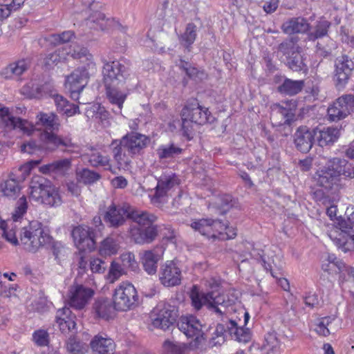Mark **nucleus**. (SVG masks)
<instances>
[{"mask_svg":"<svg viewBox=\"0 0 354 354\" xmlns=\"http://www.w3.org/2000/svg\"><path fill=\"white\" fill-rule=\"evenodd\" d=\"M35 125L26 120L14 117L8 108L0 109V120L8 129H19L28 135L35 131H41L39 138L44 142V147L49 151H55L59 146L73 147L72 140L68 137L63 138L55 133L60 127L59 117L54 113L39 112L36 117Z\"/></svg>","mask_w":354,"mask_h":354,"instance_id":"1","label":"nucleus"},{"mask_svg":"<svg viewBox=\"0 0 354 354\" xmlns=\"http://www.w3.org/2000/svg\"><path fill=\"white\" fill-rule=\"evenodd\" d=\"M68 54L74 59H80L82 64L66 77L65 82L71 98L78 100L80 93L87 85L90 77L95 74L97 66L93 55L84 47L75 45L70 50Z\"/></svg>","mask_w":354,"mask_h":354,"instance_id":"2","label":"nucleus"},{"mask_svg":"<svg viewBox=\"0 0 354 354\" xmlns=\"http://www.w3.org/2000/svg\"><path fill=\"white\" fill-rule=\"evenodd\" d=\"M102 74L106 96L112 104L117 106L118 109L113 110L114 112L120 113L127 95L119 88L124 85L129 75V68L119 61L106 62Z\"/></svg>","mask_w":354,"mask_h":354,"instance_id":"3","label":"nucleus"},{"mask_svg":"<svg viewBox=\"0 0 354 354\" xmlns=\"http://www.w3.org/2000/svg\"><path fill=\"white\" fill-rule=\"evenodd\" d=\"M150 143V138L138 132H131L124 136L120 140H113L112 145L113 156L119 169L128 167L131 162L129 156L133 158L143 153L145 149Z\"/></svg>","mask_w":354,"mask_h":354,"instance_id":"4","label":"nucleus"},{"mask_svg":"<svg viewBox=\"0 0 354 354\" xmlns=\"http://www.w3.org/2000/svg\"><path fill=\"white\" fill-rule=\"evenodd\" d=\"M218 283H216L212 288L215 290L205 294L192 290L190 297L194 308L198 310L203 306H206L209 310H213L218 316L227 317L236 311L234 302L230 300L225 301V297L218 291Z\"/></svg>","mask_w":354,"mask_h":354,"instance_id":"5","label":"nucleus"},{"mask_svg":"<svg viewBox=\"0 0 354 354\" xmlns=\"http://www.w3.org/2000/svg\"><path fill=\"white\" fill-rule=\"evenodd\" d=\"M29 190V198L41 204L57 207L62 203L58 188L42 176H36L32 178Z\"/></svg>","mask_w":354,"mask_h":354,"instance_id":"6","label":"nucleus"},{"mask_svg":"<svg viewBox=\"0 0 354 354\" xmlns=\"http://www.w3.org/2000/svg\"><path fill=\"white\" fill-rule=\"evenodd\" d=\"M19 239L26 250L36 252L39 248L50 243V236L46 233L38 221H31L27 226L21 227Z\"/></svg>","mask_w":354,"mask_h":354,"instance_id":"7","label":"nucleus"},{"mask_svg":"<svg viewBox=\"0 0 354 354\" xmlns=\"http://www.w3.org/2000/svg\"><path fill=\"white\" fill-rule=\"evenodd\" d=\"M28 207L27 198L24 195L16 202L15 208L11 214V220L0 221V229L2 230V236L14 245L19 244V241L16 236L15 223L19 221L24 217L27 212Z\"/></svg>","mask_w":354,"mask_h":354,"instance_id":"8","label":"nucleus"},{"mask_svg":"<svg viewBox=\"0 0 354 354\" xmlns=\"http://www.w3.org/2000/svg\"><path fill=\"white\" fill-rule=\"evenodd\" d=\"M138 303V295L135 287L129 282H122L114 290L113 304L114 309L127 311L136 307Z\"/></svg>","mask_w":354,"mask_h":354,"instance_id":"9","label":"nucleus"},{"mask_svg":"<svg viewBox=\"0 0 354 354\" xmlns=\"http://www.w3.org/2000/svg\"><path fill=\"white\" fill-rule=\"evenodd\" d=\"M182 127L185 133H189L192 124H204L209 121L210 112L208 109L202 107L196 100L187 103L181 111Z\"/></svg>","mask_w":354,"mask_h":354,"instance_id":"10","label":"nucleus"},{"mask_svg":"<svg viewBox=\"0 0 354 354\" xmlns=\"http://www.w3.org/2000/svg\"><path fill=\"white\" fill-rule=\"evenodd\" d=\"M315 181L319 187H323L328 194L333 196V201H339V191L341 188L339 177L328 160L327 166L317 171L315 175Z\"/></svg>","mask_w":354,"mask_h":354,"instance_id":"11","label":"nucleus"},{"mask_svg":"<svg viewBox=\"0 0 354 354\" xmlns=\"http://www.w3.org/2000/svg\"><path fill=\"white\" fill-rule=\"evenodd\" d=\"M178 326L179 330L188 338L192 339L189 343L192 349L198 348L204 344L205 337L202 330V325L195 317H182Z\"/></svg>","mask_w":354,"mask_h":354,"instance_id":"12","label":"nucleus"},{"mask_svg":"<svg viewBox=\"0 0 354 354\" xmlns=\"http://www.w3.org/2000/svg\"><path fill=\"white\" fill-rule=\"evenodd\" d=\"M178 316V310L174 306L168 304L158 305L150 316L151 326L166 330L174 325Z\"/></svg>","mask_w":354,"mask_h":354,"instance_id":"13","label":"nucleus"},{"mask_svg":"<svg viewBox=\"0 0 354 354\" xmlns=\"http://www.w3.org/2000/svg\"><path fill=\"white\" fill-rule=\"evenodd\" d=\"M330 121L337 122L346 118L354 112V96L343 95L331 104L327 109Z\"/></svg>","mask_w":354,"mask_h":354,"instance_id":"14","label":"nucleus"},{"mask_svg":"<svg viewBox=\"0 0 354 354\" xmlns=\"http://www.w3.org/2000/svg\"><path fill=\"white\" fill-rule=\"evenodd\" d=\"M191 227L203 236L218 239L219 236H223L224 231L227 230V225L219 220L212 219L194 221L191 223Z\"/></svg>","mask_w":354,"mask_h":354,"instance_id":"15","label":"nucleus"},{"mask_svg":"<svg viewBox=\"0 0 354 354\" xmlns=\"http://www.w3.org/2000/svg\"><path fill=\"white\" fill-rule=\"evenodd\" d=\"M131 207L128 203L118 205L112 203L104 214V221L111 227L117 228L122 226L126 218L130 217Z\"/></svg>","mask_w":354,"mask_h":354,"instance_id":"16","label":"nucleus"},{"mask_svg":"<svg viewBox=\"0 0 354 354\" xmlns=\"http://www.w3.org/2000/svg\"><path fill=\"white\" fill-rule=\"evenodd\" d=\"M75 245L80 250H92L95 247L94 232L88 226L78 225L73 228L72 231Z\"/></svg>","mask_w":354,"mask_h":354,"instance_id":"17","label":"nucleus"},{"mask_svg":"<svg viewBox=\"0 0 354 354\" xmlns=\"http://www.w3.org/2000/svg\"><path fill=\"white\" fill-rule=\"evenodd\" d=\"M94 294L93 290L82 285H75L69 290L68 304L75 309L84 308L89 302Z\"/></svg>","mask_w":354,"mask_h":354,"instance_id":"18","label":"nucleus"},{"mask_svg":"<svg viewBox=\"0 0 354 354\" xmlns=\"http://www.w3.org/2000/svg\"><path fill=\"white\" fill-rule=\"evenodd\" d=\"M178 184V180L174 174H163L158 180L154 195L151 201L154 204H160L166 201L167 192Z\"/></svg>","mask_w":354,"mask_h":354,"instance_id":"19","label":"nucleus"},{"mask_svg":"<svg viewBox=\"0 0 354 354\" xmlns=\"http://www.w3.org/2000/svg\"><path fill=\"white\" fill-rule=\"evenodd\" d=\"M328 236L344 252L354 249V229L345 230L333 227L328 232Z\"/></svg>","mask_w":354,"mask_h":354,"instance_id":"20","label":"nucleus"},{"mask_svg":"<svg viewBox=\"0 0 354 354\" xmlns=\"http://www.w3.org/2000/svg\"><path fill=\"white\" fill-rule=\"evenodd\" d=\"M354 69L353 59L346 55H342L335 60V77L337 84L343 86L349 80Z\"/></svg>","mask_w":354,"mask_h":354,"instance_id":"21","label":"nucleus"},{"mask_svg":"<svg viewBox=\"0 0 354 354\" xmlns=\"http://www.w3.org/2000/svg\"><path fill=\"white\" fill-rule=\"evenodd\" d=\"M181 270L173 261L167 262L160 271V280L167 287L175 286L181 281Z\"/></svg>","mask_w":354,"mask_h":354,"instance_id":"22","label":"nucleus"},{"mask_svg":"<svg viewBox=\"0 0 354 354\" xmlns=\"http://www.w3.org/2000/svg\"><path fill=\"white\" fill-rule=\"evenodd\" d=\"M316 134L315 130H310L306 126L299 127L294 134V142L297 149L303 153L308 152L313 145Z\"/></svg>","mask_w":354,"mask_h":354,"instance_id":"23","label":"nucleus"},{"mask_svg":"<svg viewBox=\"0 0 354 354\" xmlns=\"http://www.w3.org/2000/svg\"><path fill=\"white\" fill-rule=\"evenodd\" d=\"M91 354H113L115 344L107 335L97 334L90 342Z\"/></svg>","mask_w":354,"mask_h":354,"instance_id":"24","label":"nucleus"},{"mask_svg":"<svg viewBox=\"0 0 354 354\" xmlns=\"http://www.w3.org/2000/svg\"><path fill=\"white\" fill-rule=\"evenodd\" d=\"M162 230L167 232L162 234L165 239H167L169 241H173L175 239L174 231L171 230L170 227L163 226V228H162L161 226L151 224L149 225L145 226V227L142 228L145 243H151L153 240H155L158 234V232L162 233Z\"/></svg>","mask_w":354,"mask_h":354,"instance_id":"25","label":"nucleus"},{"mask_svg":"<svg viewBox=\"0 0 354 354\" xmlns=\"http://www.w3.org/2000/svg\"><path fill=\"white\" fill-rule=\"evenodd\" d=\"M310 28V24L303 17H292L281 25V29L286 34L304 33Z\"/></svg>","mask_w":354,"mask_h":354,"instance_id":"26","label":"nucleus"},{"mask_svg":"<svg viewBox=\"0 0 354 354\" xmlns=\"http://www.w3.org/2000/svg\"><path fill=\"white\" fill-rule=\"evenodd\" d=\"M55 318L59 330L63 333L71 331L76 326L74 317L71 315V311L68 308L64 307L58 310Z\"/></svg>","mask_w":354,"mask_h":354,"instance_id":"27","label":"nucleus"},{"mask_svg":"<svg viewBox=\"0 0 354 354\" xmlns=\"http://www.w3.org/2000/svg\"><path fill=\"white\" fill-rule=\"evenodd\" d=\"M71 167V160L64 158L41 166L39 170L43 174L64 175Z\"/></svg>","mask_w":354,"mask_h":354,"instance_id":"28","label":"nucleus"},{"mask_svg":"<svg viewBox=\"0 0 354 354\" xmlns=\"http://www.w3.org/2000/svg\"><path fill=\"white\" fill-rule=\"evenodd\" d=\"M258 255L259 256V258L261 259L262 261V266L264 267V268L270 271L271 275L276 279H279V283L280 286L286 291L289 290L290 289V285L288 281L285 278H281V270L282 269V264L279 263L278 265L274 263L273 262V266H272L270 263H266V260L263 258V252L262 251L261 253H258Z\"/></svg>","mask_w":354,"mask_h":354,"instance_id":"29","label":"nucleus"},{"mask_svg":"<svg viewBox=\"0 0 354 354\" xmlns=\"http://www.w3.org/2000/svg\"><path fill=\"white\" fill-rule=\"evenodd\" d=\"M298 41L299 38L296 36L286 39L277 46V53L286 59L301 50Z\"/></svg>","mask_w":354,"mask_h":354,"instance_id":"30","label":"nucleus"},{"mask_svg":"<svg viewBox=\"0 0 354 354\" xmlns=\"http://www.w3.org/2000/svg\"><path fill=\"white\" fill-rule=\"evenodd\" d=\"M129 219L138 223L142 227L147 226L153 224L157 221V216L151 213L146 211H141L136 209L132 206L131 207Z\"/></svg>","mask_w":354,"mask_h":354,"instance_id":"31","label":"nucleus"},{"mask_svg":"<svg viewBox=\"0 0 354 354\" xmlns=\"http://www.w3.org/2000/svg\"><path fill=\"white\" fill-rule=\"evenodd\" d=\"M30 66V61L21 59L13 62L6 67L1 72V75L6 79L12 78L23 74Z\"/></svg>","mask_w":354,"mask_h":354,"instance_id":"32","label":"nucleus"},{"mask_svg":"<svg viewBox=\"0 0 354 354\" xmlns=\"http://www.w3.org/2000/svg\"><path fill=\"white\" fill-rule=\"evenodd\" d=\"M160 256L155 250H146L141 257L144 270L149 274H154L157 271L158 262Z\"/></svg>","mask_w":354,"mask_h":354,"instance_id":"33","label":"nucleus"},{"mask_svg":"<svg viewBox=\"0 0 354 354\" xmlns=\"http://www.w3.org/2000/svg\"><path fill=\"white\" fill-rule=\"evenodd\" d=\"M1 192L3 195L9 199L15 200L21 192V186L18 181L12 178H10L0 185Z\"/></svg>","mask_w":354,"mask_h":354,"instance_id":"34","label":"nucleus"},{"mask_svg":"<svg viewBox=\"0 0 354 354\" xmlns=\"http://www.w3.org/2000/svg\"><path fill=\"white\" fill-rule=\"evenodd\" d=\"M330 167L337 171L339 177L344 175L346 177L354 178V166L344 159L334 158L330 160Z\"/></svg>","mask_w":354,"mask_h":354,"instance_id":"35","label":"nucleus"},{"mask_svg":"<svg viewBox=\"0 0 354 354\" xmlns=\"http://www.w3.org/2000/svg\"><path fill=\"white\" fill-rule=\"evenodd\" d=\"M317 141L321 147L333 144L339 136V131L337 128H323L318 131Z\"/></svg>","mask_w":354,"mask_h":354,"instance_id":"36","label":"nucleus"},{"mask_svg":"<svg viewBox=\"0 0 354 354\" xmlns=\"http://www.w3.org/2000/svg\"><path fill=\"white\" fill-rule=\"evenodd\" d=\"M84 157L88 160L92 167H104L106 169L111 170L110 158L109 156H104L97 151H91V153L84 155Z\"/></svg>","mask_w":354,"mask_h":354,"instance_id":"37","label":"nucleus"},{"mask_svg":"<svg viewBox=\"0 0 354 354\" xmlns=\"http://www.w3.org/2000/svg\"><path fill=\"white\" fill-rule=\"evenodd\" d=\"M304 85L303 80H292L287 78L278 87V91L282 94L294 95L302 90Z\"/></svg>","mask_w":354,"mask_h":354,"instance_id":"38","label":"nucleus"},{"mask_svg":"<svg viewBox=\"0 0 354 354\" xmlns=\"http://www.w3.org/2000/svg\"><path fill=\"white\" fill-rule=\"evenodd\" d=\"M315 196L317 202L326 207V214L333 219L336 217L337 206L334 205L337 201H333V196H325L322 191L315 192Z\"/></svg>","mask_w":354,"mask_h":354,"instance_id":"39","label":"nucleus"},{"mask_svg":"<svg viewBox=\"0 0 354 354\" xmlns=\"http://www.w3.org/2000/svg\"><path fill=\"white\" fill-rule=\"evenodd\" d=\"M183 152V149L174 143L160 145L156 150V154L160 160L172 159Z\"/></svg>","mask_w":354,"mask_h":354,"instance_id":"40","label":"nucleus"},{"mask_svg":"<svg viewBox=\"0 0 354 354\" xmlns=\"http://www.w3.org/2000/svg\"><path fill=\"white\" fill-rule=\"evenodd\" d=\"M331 23L329 21L324 18L319 19L316 21L313 30L308 33L309 39L315 41L327 35Z\"/></svg>","mask_w":354,"mask_h":354,"instance_id":"41","label":"nucleus"},{"mask_svg":"<svg viewBox=\"0 0 354 354\" xmlns=\"http://www.w3.org/2000/svg\"><path fill=\"white\" fill-rule=\"evenodd\" d=\"M276 343L274 337L269 335L261 345L253 344L250 347V354H269L276 346Z\"/></svg>","mask_w":354,"mask_h":354,"instance_id":"42","label":"nucleus"},{"mask_svg":"<svg viewBox=\"0 0 354 354\" xmlns=\"http://www.w3.org/2000/svg\"><path fill=\"white\" fill-rule=\"evenodd\" d=\"M287 106V103H286V106L276 104L273 109V112L282 116L283 121L280 122L281 124L290 126L295 120V110L292 107Z\"/></svg>","mask_w":354,"mask_h":354,"instance_id":"43","label":"nucleus"},{"mask_svg":"<svg viewBox=\"0 0 354 354\" xmlns=\"http://www.w3.org/2000/svg\"><path fill=\"white\" fill-rule=\"evenodd\" d=\"M113 308L107 299L97 300L93 305V309L96 315L102 319H109L112 317Z\"/></svg>","mask_w":354,"mask_h":354,"instance_id":"44","label":"nucleus"},{"mask_svg":"<svg viewBox=\"0 0 354 354\" xmlns=\"http://www.w3.org/2000/svg\"><path fill=\"white\" fill-rule=\"evenodd\" d=\"M76 178L78 183L91 185L99 180L101 176L99 173L89 169H82L77 171Z\"/></svg>","mask_w":354,"mask_h":354,"instance_id":"45","label":"nucleus"},{"mask_svg":"<svg viewBox=\"0 0 354 354\" xmlns=\"http://www.w3.org/2000/svg\"><path fill=\"white\" fill-rule=\"evenodd\" d=\"M197 35V27L193 23H189L183 34L180 37V43L185 48H189L194 42Z\"/></svg>","mask_w":354,"mask_h":354,"instance_id":"46","label":"nucleus"},{"mask_svg":"<svg viewBox=\"0 0 354 354\" xmlns=\"http://www.w3.org/2000/svg\"><path fill=\"white\" fill-rule=\"evenodd\" d=\"M230 326H228L230 333L234 335V337L239 342H248L250 339V333L248 329H244L237 326L235 321L230 319Z\"/></svg>","mask_w":354,"mask_h":354,"instance_id":"47","label":"nucleus"},{"mask_svg":"<svg viewBox=\"0 0 354 354\" xmlns=\"http://www.w3.org/2000/svg\"><path fill=\"white\" fill-rule=\"evenodd\" d=\"M166 354H187V347L183 343L166 340L163 344Z\"/></svg>","mask_w":354,"mask_h":354,"instance_id":"48","label":"nucleus"},{"mask_svg":"<svg viewBox=\"0 0 354 354\" xmlns=\"http://www.w3.org/2000/svg\"><path fill=\"white\" fill-rule=\"evenodd\" d=\"M66 347L70 354H84L86 350V344L77 339L75 337H70L68 339Z\"/></svg>","mask_w":354,"mask_h":354,"instance_id":"49","label":"nucleus"},{"mask_svg":"<svg viewBox=\"0 0 354 354\" xmlns=\"http://www.w3.org/2000/svg\"><path fill=\"white\" fill-rule=\"evenodd\" d=\"M118 250V245L116 241L111 237L105 239L100 248V253L102 255H111L115 254Z\"/></svg>","mask_w":354,"mask_h":354,"instance_id":"50","label":"nucleus"},{"mask_svg":"<svg viewBox=\"0 0 354 354\" xmlns=\"http://www.w3.org/2000/svg\"><path fill=\"white\" fill-rule=\"evenodd\" d=\"M288 66L293 71H301L306 69L304 59L300 51L286 59Z\"/></svg>","mask_w":354,"mask_h":354,"instance_id":"51","label":"nucleus"},{"mask_svg":"<svg viewBox=\"0 0 354 354\" xmlns=\"http://www.w3.org/2000/svg\"><path fill=\"white\" fill-rule=\"evenodd\" d=\"M89 20L96 24L102 30L107 29L112 24L111 19L106 18L104 13L98 11L91 14L89 17Z\"/></svg>","mask_w":354,"mask_h":354,"instance_id":"52","label":"nucleus"},{"mask_svg":"<svg viewBox=\"0 0 354 354\" xmlns=\"http://www.w3.org/2000/svg\"><path fill=\"white\" fill-rule=\"evenodd\" d=\"M21 151L29 154H42L44 152L50 151L44 147V142L37 145L35 141L31 140L24 143L21 147Z\"/></svg>","mask_w":354,"mask_h":354,"instance_id":"53","label":"nucleus"},{"mask_svg":"<svg viewBox=\"0 0 354 354\" xmlns=\"http://www.w3.org/2000/svg\"><path fill=\"white\" fill-rule=\"evenodd\" d=\"M92 109L95 119L100 120L104 127H109L110 124L109 121V113L104 107L97 104L94 105Z\"/></svg>","mask_w":354,"mask_h":354,"instance_id":"54","label":"nucleus"},{"mask_svg":"<svg viewBox=\"0 0 354 354\" xmlns=\"http://www.w3.org/2000/svg\"><path fill=\"white\" fill-rule=\"evenodd\" d=\"M120 259L123 267L135 271L138 268V263L135 259V255L131 252H126L122 254Z\"/></svg>","mask_w":354,"mask_h":354,"instance_id":"55","label":"nucleus"},{"mask_svg":"<svg viewBox=\"0 0 354 354\" xmlns=\"http://www.w3.org/2000/svg\"><path fill=\"white\" fill-rule=\"evenodd\" d=\"M123 274L124 270L121 266L118 263L112 262L109 268L107 279L110 283H113Z\"/></svg>","mask_w":354,"mask_h":354,"instance_id":"56","label":"nucleus"},{"mask_svg":"<svg viewBox=\"0 0 354 354\" xmlns=\"http://www.w3.org/2000/svg\"><path fill=\"white\" fill-rule=\"evenodd\" d=\"M347 216L346 220H342L338 223V227L335 226L337 229H343L345 230H353L354 228V210L353 208L347 209L346 212Z\"/></svg>","mask_w":354,"mask_h":354,"instance_id":"57","label":"nucleus"},{"mask_svg":"<svg viewBox=\"0 0 354 354\" xmlns=\"http://www.w3.org/2000/svg\"><path fill=\"white\" fill-rule=\"evenodd\" d=\"M52 251L55 259L57 260L64 259L68 253V249L60 242H54L53 243Z\"/></svg>","mask_w":354,"mask_h":354,"instance_id":"58","label":"nucleus"},{"mask_svg":"<svg viewBox=\"0 0 354 354\" xmlns=\"http://www.w3.org/2000/svg\"><path fill=\"white\" fill-rule=\"evenodd\" d=\"M128 232L131 239L137 244H145L142 229L137 226L129 227Z\"/></svg>","mask_w":354,"mask_h":354,"instance_id":"59","label":"nucleus"},{"mask_svg":"<svg viewBox=\"0 0 354 354\" xmlns=\"http://www.w3.org/2000/svg\"><path fill=\"white\" fill-rule=\"evenodd\" d=\"M330 317L322 318L316 325L315 330L320 335L328 336L330 334L328 326L330 323Z\"/></svg>","mask_w":354,"mask_h":354,"instance_id":"60","label":"nucleus"},{"mask_svg":"<svg viewBox=\"0 0 354 354\" xmlns=\"http://www.w3.org/2000/svg\"><path fill=\"white\" fill-rule=\"evenodd\" d=\"M33 340L40 346H46L48 344V333L45 330H38L33 333Z\"/></svg>","mask_w":354,"mask_h":354,"instance_id":"61","label":"nucleus"},{"mask_svg":"<svg viewBox=\"0 0 354 354\" xmlns=\"http://www.w3.org/2000/svg\"><path fill=\"white\" fill-rule=\"evenodd\" d=\"M217 205L223 212L227 211L232 205V197L229 194L222 195L218 198Z\"/></svg>","mask_w":354,"mask_h":354,"instance_id":"62","label":"nucleus"},{"mask_svg":"<svg viewBox=\"0 0 354 354\" xmlns=\"http://www.w3.org/2000/svg\"><path fill=\"white\" fill-rule=\"evenodd\" d=\"M106 267V263L98 258L92 259L90 261V268L93 272L102 273L105 270Z\"/></svg>","mask_w":354,"mask_h":354,"instance_id":"63","label":"nucleus"},{"mask_svg":"<svg viewBox=\"0 0 354 354\" xmlns=\"http://www.w3.org/2000/svg\"><path fill=\"white\" fill-rule=\"evenodd\" d=\"M179 67L191 78L196 77L198 73V70L196 68L192 66L189 63L183 60L180 61Z\"/></svg>","mask_w":354,"mask_h":354,"instance_id":"64","label":"nucleus"}]
</instances>
